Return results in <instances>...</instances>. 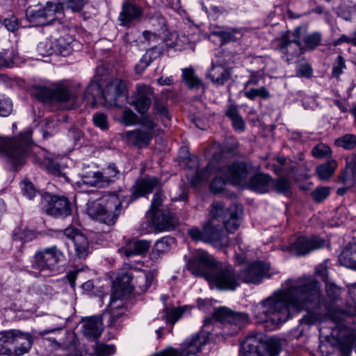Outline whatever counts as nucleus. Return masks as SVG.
<instances>
[{
	"label": "nucleus",
	"instance_id": "obj_57",
	"mask_svg": "<svg viewBox=\"0 0 356 356\" xmlns=\"http://www.w3.org/2000/svg\"><path fill=\"white\" fill-rule=\"evenodd\" d=\"M312 152L314 157L321 159L330 154L332 153V149L325 144H319L313 148Z\"/></svg>",
	"mask_w": 356,
	"mask_h": 356
},
{
	"label": "nucleus",
	"instance_id": "obj_54",
	"mask_svg": "<svg viewBox=\"0 0 356 356\" xmlns=\"http://www.w3.org/2000/svg\"><path fill=\"white\" fill-rule=\"evenodd\" d=\"M138 116L131 109H126L123 111L121 118V122L126 126H131L136 124Z\"/></svg>",
	"mask_w": 356,
	"mask_h": 356
},
{
	"label": "nucleus",
	"instance_id": "obj_45",
	"mask_svg": "<svg viewBox=\"0 0 356 356\" xmlns=\"http://www.w3.org/2000/svg\"><path fill=\"white\" fill-rule=\"evenodd\" d=\"M17 330H10L2 333L0 337V345L10 351H13V347L15 342Z\"/></svg>",
	"mask_w": 356,
	"mask_h": 356
},
{
	"label": "nucleus",
	"instance_id": "obj_26",
	"mask_svg": "<svg viewBox=\"0 0 356 356\" xmlns=\"http://www.w3.org/2000/svg\"><path fill=\"white\" fill-rule=\"evenodd\" d=\"M122 138L129 144H131L138 148H143L149 145L152 138V133L145 131L141 129H136L123 133Z\"/></svg>",
	"mask_w": 356,
	"mask_h": 356
},
{
	"label": "nucleus",
	"instance_id": "obj_55",
	"mask_svg": "<svg viewBox=\"0 0 356 356\" xmlns=\"http://www.w3.org/2000/svg\"><path fill=\"white\" fill-rule=\"evenodd\" d=\"M119 174V170L114 164H109L106 169L102 172V175L105 177L108 181V186L114 181V178Z\"/></svg>",
	"mask_w": 356,
	"mask_h": 356
},
{
	"label": "nucleus",
	"instance_id": "obj_3",
	"mask_svg": "<svg viewBox=\"0 0 356 356\" xmlns=\"http://www.w3.org/2000/svg\"><path fill=\"white\" fill-rule=\"evenodd\" d=\"M127 97V89L125 82L122 79H115L106 85L105 90H102L97 82H90L86 88L84 100L91 106H95L100 100L104 101L107 105H117L120 98L126 99Z\"/></svg>",
	"mask_w": 356,
	"mask_h": 356
},
{
	"label": "nucleus",
	"instance_id": "obj_10",
	"mask_svg": "<svg viewBox=\"0 0 356 356\" xmlns=\"http://www.w3.org/2000/svg\"><path fill=\"white\" fill-rule=\"evenodd\" d=\"M31 92L36 99L43 102L53 100L66 102L75 98L72 88L63 83H57L53 88L35 86L33 87Z\"/></svg>",
	"mask_w": 356,
	"mask_h": 356
},
{
	"label": "nucleus",
	"instance_id": "obj_39",
	"mask_svg": "<svg viewBox=\"0 0 356 356\" xmlns=\"http://www.w3.org/2000/svg\"><path fill=\"white\" fill-rule=\"evenodd\" d=\"M60 7H62V4L59 5L49 2L47 3V6L43 8L47 24L60 18L62 15Z\"/></svg>",
	"mask_w": 356,
	"mask_h": 356
},
{
	"label": "nucleus",
	"instance_id": "obj_14",
	"mask_svg": "<svg viewBox=\"0 0 356 356\" xmlns=\"http://www.w3.org/2000/svg\"><path fill=\"white\" fill-rule=\"evenodd\" d=\"M63 257V253L56 245L39 250L34 254L32 268L39 271L51 270Z\"/></svg>",
	"mask_w": 356,
	"mask_h": 356
},
{
	"label": "nucleus",
	"instance_id": "obj_5",
	"mask_svg": "<svg viewBox=\"0 0 356 356\" xmlns=\"http://www.w3.org/2000/svg\"><path fill=\"white\" fill-rule=\"evenodd\" d=\"M33 130L27 128L17 137L13 138L0 136V152L5 153L15 167L22 165L33 145Z\"/></svg>",
	"mask_w": 356,
	"mask_h": 356
},
{
	"label": "nucleus",
	"instance_id": "obj_12",
	"mask_svg": "<svg viewBox=\"0 0 356 356\" xmlns=\"http://www.w3.org/2000/svg\"><path fill=\"white\" fill-rule=\"evenodd\" d=\"M213 318L224 325V329L232 327L231 335L235 334L249 323V316L244 312H236L227 307L216 309L213 313Z\"/></svg>",
	"mask_w": 356,
	"mask_h": 356
},
{
	"label": "nucleus",
	"instance_id": "obj_27",
	"mask_svg": "<svg viewBox=\"0 0 356 356\" xmlns=\"http://www.w3.org/2000/svg\"><path fill=\"white\" fill-rule=\"evenodd\" d=\"M334 328L322 325L319 328V350L322 356H332L334 352Z\"/></svg>",
	"mask_w": 356,
	"mask_h": 356
},
{
	"label": "nucleus",
	"instance_id": "obj_52",
	"mask_svg": "<svg viewBox=\"0 0 356 356\" xmlns=\"http://www.w3.org/2000/svg\"><path fill=\"white\" fill-rule=\"evenodd\" d=\"M244 95L250 100H254L258 97L262 99H268L270 97L269 92L264 86L259 88H252L246 90L244 92Z\"/></svg>",
	"mask_w": 356,
	"mask_h": 356
},
{
	"label": "nucleus",
	"instance_id": "obj_56",
	"mask_svg": "<svg viewBox=\"0 0 356 356\" xmlns=\"http://www.w3.org/2000/svg\"><path fill=\"white\" fill-rule=\"evenodd\" d=\"M154 276L152 273H147L138 278L137 282L141 291H146L152 285Z\"/></svg>",
	"mask_w": 356,
	"mask_h": 356
},
{
	"label": "nucleus",
	"instance_id": "obj_16",
	"mask_svg": "<svg viewBox=\"0 0 356 356\" xmlns=\"http://www.w3.org/2000/svg\"><path fill=\"white\" fill-rule=\"evenodd\" d=\"M132 275L129 273H123L119 277L118 285L114 287L111 296L109 308L111 311L122 307V299L131 293L133 288L131 284Z\"/></svg>",
	"mask_w": 356,
	"mask_h": 356
},
{
	"label": "nucleus",
	"instance_id": "obj_37",
	"mask_svg": "<svg viewBox=\"0 0 356 356\" xmlns=\"http://www.w3.org/2000/svg\"><path fill=\"white\" fill-rule=\"evenodd\" d=\"M81 181L84 184L98 188H104L108 186V181L105 177L102 175V172H90L82 175Z\"/></svg>",
	"mask_w": 356,
	"mask_h": 356
},
{
	"label": "nucleus",
	"instance_id": "obj_31",
	"mask_svg": "<svg viewBox=\"0 0 356 356\" xmlns=\"http://www.w3.org/2000/svg\"><path fill=\"white\" fill-rule=\"evenodd\" d=\"M102 330V322L100 318L88 317L82 321V332L87 337L96 339L100 336Z\"/></svg>",
	"mask_w": 356,
	"mask_h": 356
},
{
	"label": "nucleus",
	"instance_id": "obj_33",
	"mask_svg": "<svg viewBox=\"0 0 356 356\" xmlns=\"http://www.w3.org/2000/svg\"><path fill=\"white\" fill-rule=\"evenodd\" d=\"M151 246V242L145 240H138L134 243L133 246H124L119 249L121 254L127 257L146 253Z\"/></svg>",
	"mask_w": 356,
	"mask_h": 356
},
{
	"label": "nucleus",
	"instance_id": "obj_47",
	"mask_svg": "<svg viewBox=\"0 0 356 356\" xmlns=\"http://www.w3.org/2000/svg\"><path fill=\"white\" fill-rule=\"evenodd\" d=\"M335 145L346 149H352L356 145V136L353 134H345L335 140Z\"/></svg>",
	"mask_w": 356,
	"mask_h": 356
},
{
	"label": "nucleus",
	"instance_id": "obj_15",
	"mask_svg": "<svg viewBox=\"0 0 356 356\" xmlns=\"http://www.w3.org/2000/svg\"><path fill=\"white\" fill-rule=\"evenodd\" d=\"M303 29L301 26L296 27L292 39H290L288 35H284L281 38L278 49L281 53L287 56L286 61L288 63L304 54L303 45L300 42Z\"/></svg>",
	"mask_w": 356,
	"mask_h": 356
},
{
	"label": "nucleus",
	"instance_id": "obj_28",
	"mask_svg": "<svg viewBox=\"0 0 356 356\" xmlns=\"http://www.w3.org/2000/svg\"><path fill=\"white\" fill-rule=\"evenodd\" d=\"M159 184V180L155 177H145L138 180L132 186L131 196L134 199H137L151 193Z\"/></svg>",
	"mask_w": 356,
	"mask_h": 356
},
{
	"label": "nucleus",
	"instance_id": "obj_64",
	"mask_svg": "<svg viewBox=\"0 0 356 356\" xmlns=\"http://www.w3.org/2000/svg\"><path fill=\"white\" fill-rule=\"evenodd\" d=\"M154 108L157 114H159L162 118L163 123L165 126H168V123L170 120L168 115L167 108L165 105L156 102L154 104Z\"/></svg>",
	"mask_w": 356,
	"mask_h": 356
},
{
	"label": "nucleus",
	"instance_id": "obj_2",
	"mask_svg": "<svg viewBox=\"0 0 356 356\" xmlns=\"http://www.w3.org/2000/svg\"><path fill=\"white\" fill-rule=\"evenodd\" d=\"M348 287L353 302L347 304L344 309L335 305V349L341 356H349L356 346V329L350 321L356 316V282Z\"/></svg>",
	"mask_w": 356,
	"mask_h": 356
},
{
	"label": "nucleus",
	"instance_id": "obj_58",
	"mask_svg": "<svg viewBox=\"0 0 356 356\" xmlns=\"http://www.w3.org/2000/svg\"><path fill=\"white\" fill-rule=\"evenodd\" d=\"M330 188L327 187L317 188L312 192V197L314 201L321 202L330 195Z\"/></svg>",
	"mask_w": 356,
	"mask_h": 356
},
{
	"label": "nucleus",
	"instance_id": "obj_7",
	"mask_svg": "<svg viewBox=\"0 0 356 356\" xmlns=\"http://www.w3.org/2000/svg\"><path fill=\"white\" fill-rule=\"evenodd\" d=\"M252 169V165L241 161L233 162L223 169L219 166L216 167L213 162L211 161L206 168L196 171L193 181L208 180L210 177V171H221L231 183L239 184L251 173Z\"/></svg>",
	"mask_w": 356,
	"mask_h": 356
},
{
	"label": "nucleus",
	"instance_id": "obj_22",
	"mask_svg": "<svg viewBox=\"0 0 356 356\" xmlns=\"http://www.w3.org/2000/svg\"><path fill=\"white\" fill-rule=\"evenodd\" d=\"M225 65L221 60H213L206 77L210 79L215 85L223 86L232 77L231 70L225 67Z\"/></svg>",
	"mask_w": 356,
	"mask_h": 356
},
{
	"label": "nucleus",
	"instance_id": "obj_32",
	"mask_svg": "<svg viewBox=\"0 0 356 356\" xmlns=\"http://www.w3.org/2000/svg\"><path fill=\"white\" fill-rule=\"evenodd\" d=\"M272 182L273 179L269 175L257 173L250 178L248 187L253 191L264 193L270 191Z\"/></svg>",
	"mask_w": 356,
	"mask_h": 356
},
{
	"label": "nucleus",
	"instance_id": "obj_9",
	"mask_svg": "<svg viewBox=\"0 0 356 356\" xmlns=\"http://www.w3.org/2000/svg\"><path fill=\"white\" fill-rule=\"evenodd\" d=\"M243 209L241 205L232 204L225 209L221 202L212 204L210 215L216 220L222 222L227 232L234 233L241 224Z\"/></svg>",
	"mask_w": 356,
	"mask_h": 356
},
{
	"label": "nucleus",
	"instance_id": "obj_23",
	"mask_svg": "<svg viewBox=\"0 0 356 356\" xmlns=\"http://www.w3.org/2000/svg\"><path fill=\"white\" fill-rule=\"evenodd\" d=\"M152 95L153 90L150 86L138 85L136 87V99L132 102L131 104L139 113L144 114L148 111L151 105Z\"/></svg>",
	"mask_w": 356,
	"mask_h": 356
},
{
	"label": "nucleus",
	"instance_id": "obj_49",
	"mask_svg": "<svg viewBox=\"0 0 356 356\" xmlns=\"http://www.w3.org/2000/svg\"><path fill=\"white\" fill-rule=\"evenodd\" d=\"M183 312L182 308H165L164 315L166 322L173 325L180 318Z\"/></svg>",
	"mask_w": 356,
	"mask_h": 356
},
{
	"label": "nucleus",
	"instance_id": "obj_41",
	"mask_svg": "<svg viewBox=\"0 0 356 356\" xmlns=\"http://www.w3.org/2000/svg\"><path fill=\"white\" fill-rule=\"evenodd\" d=\"M236 32L231 29H218L216 31H212L211 33V36H217L220 39V44H225L231 41H234L236 38L235 36Z\"/></svg>",
	"mask_w": 356,
	"mask_h": 356
},
{
	"label": "nucleus",
	"instance_id": "obj_1",
	"mask_svg": "<svg viewBox=\"0 0 356 356\" xmlns=\"http://www.w3.org/2000/svg\"><path fill=\"white\" fill-rule=\"evenodd\" d=\"M320 282L311 276L289 279L273 295L254 307L253 313L259 323L277 325L286 321L291 312L308 310L321 306Z\"/></svg>",
	"mask_w": 356,
	"mask_h": 356
},
{
	"label": "nucleus",
	"instance_id": "obj_43",
	"mask_svg": "<svg viewBox=\"0 0 356 356\" xmlns=\"http://www.w3.org/2000/svg\"><path fill=\"white\" fill-rule=\"evenodd\" d=\"M304 52L307 50H313L318 46L321 41V37L318 33H313L303 36Z\"/></svg>",
	"mask_w": 356,
	"mask_h": 356
},
{
	"label": "nucleus",
	"instance_id": "obj_35",
	"mask_svg": "<svg viewBox=\"0 0 356 356\" xmlns=\"http://www.w3.org/2000/svg\"><path fill=\"white\" fill-rule=\"evenodd\" d=\"M31 335L17 330L15 342L13 347L14 353L18 356L24 355L31 348Z\"/></svg>",
	"mask_w": 356,
	"mask_h": 356
},
{
	"label": "nucleus",
	"instance_id": "obj_8",
	"mask_svg": "<svg viewBox=\"0 0 356 356\" xmlns=\"http://www.w3.org/2000/svg\"><path fill=\"white\" fill-rule=\"evenodd\" d=\"M207 282L211 289L222 291H234L241 285L239 273L231 266H223L219 261Z\"/></svg>",
	"mask_w": 356,
	"mask_h": 356
},
{
	"label": "nucleus",
	"instance_id": "obj_48",
	"mask_svg": "<svg viewBox=\"0 0 356 356\" xmlns=\"http://www.w3.org/2000/svg\"><path fill=\"white\" fill-rule=\"evenodd\" d=\"M175 239L172 237L165 236L158 240L154 247V251L159 254L168 252L171 245L174 243Z\"/></svg>",
	"mask_w": 356,
	"mask_h": 356
},
{
	"label": "nucleus",
	"instance_id": "obj_50",
	"mask_svg": "<svg viewBox=\"0 0 356 356\" xmlns=\"http://www.w3.org/2000/svg\"><path fill=\"white\" fill-rule=\"evenodd\" d=\"M272 185H273L278 193H282L286 196H289L291 194V183L287 179L279 178L275 181L273 184L272 183Z\"/></svg>",
	"mask_w": 356,
	"mask_h": 356
},
{
	"label": "nucleus",
	"instance_id": "obj_40",
	"mask_svg": "<svg viewBox=\"0 0 356 356\" xmlns=\"http://www.w3.org/2000/svg\"><path fill=\"white\" fill-rule=\"evenodd\" d=\"M28 20L35 25H46L47 21L44 17V10L42 9H29L26 13Z\"/></svg>",
	"mask_w": 356,
	"mask_h": 356
},
{
	"label": "nucleus",
	"instance_id": "obj_46",
	"mask_svg": "<svg viewBox=\"0 0 356 356\" xmlns=\"http://www.w3.org/2000/svg\"><path fill=\"white\" fill-rule=\"evenodd\" d=\"M16 54L13 49H4L0 52V68L11 67Z\"/></svg>",
	"mask_w": 356,
	"mask_h": 356
},
{
	"label": "nucleus",
	"instance_id": "obj_25",
	"mask_svg": "<svg viewBox=\"0 0 356 356\" xmlns=\"http://www.w3.org/2000/svg\"><path fill=\"white\" fill-rule=\"evenodd\" d=\"M153 222L160 231L174 229L178 224V218L171 211H158L152 215Z\"/></svg>",
	"mask_w": 356,
	"mask_h": 356
},
{
	"label": "nucleus",
	"instance_id": "obj_44",
	"mask_svg": "<svg viewBox=\"0 0 356 356\" xmlns=\"http://www.w3.org/2000/svg\"><path fill=\"white\" fill-rule=\"evenodd\" d=\"M316 172L321 180H327L334 173L333 162L328 161L317 166Z\"/></svg>",
	"mask_w": 356,
	"mask_h": 356
},
{
	"label": "nucleus",
	"instance_id": "obj_19",
	"mask_svg": "<svg viewBox=\"0 0 356 356\" xmlns=\"http://www.w3.org/2000/svg\"><path fill=\"white\" fill-rule=\"evenodd\" d=\"M209 339V332L202 330L199 333L192 336L181 346L178 352V356H191L200 353Z\"/></svg>",
	"mask_w": 356,
	"mask_h": 356
},
{
	"label": "nucleus",
	"instance_id": "obj_36",
	"mask_svg": "<svg viewBox=\"0 0 356 356\" xmlns=\"http://www.w3.org/2000/svg\"><path fill=\"white\" fill-rule=\"evenodd\" d=\"M182 79L190 89L204 90V85L201 79L196 74L193 69L185 68L182 70Z\"/></svg>",
	"mask_w": 356,
	"mask_h": 356
},
{
	"label": "nucleus",
	"instance_id": "obj_30",
	"mask_svg": "<svg viewBox=\"0 0 356 356\" xmlns=\"http://www.w3.org/2000/svg\"><path fill=\"white\" fill-rule=\"evenodd\" d=\"M143 15L141 8L136 6L130 1L124 2L119 15L120 25L127 26L132 21L140 19Z\"/></svg>",
	"mask_w": 356,
	"mask_h": 356
},
{
	"label": "nucleus",
	"instance_id": "obj_62",
	"mask_svg": "<svg viewBox=\"0 0 356 356\" xmlns=\"http://www.w3.org/2000/svg\"><path fill=\"white\" fill-rule=\"evenodd\" d=\"M356 171V154H352L346 158V167L342 173L352 174L355 178Z\"/></svg>",
	"mask_w": 356,
	"mask_h": 356
},
{
	"label": "nucleus",
	"instance_id": "obj_24",
	"mask_svg": "<svg viewBox=\"0 0 356 356\" xmlns=\"http://www.w3.org/2000/svg\"><path fill=\"white\" fill-rule=\"evenodd\" d=\"M327 262L328 260H325L318 266H317L316 268V273L325 282L327 295L330 298V305H325V308L327 310L326 318H329L332 321H334V312L332 309V301L334 300V284L332 282H328Z\"/></svg>",
	"mask_w": 356,
	"mask_h": 356
},
{
	"label": "nucleus",
	"instance_id": "obj_59",
	"mask_svg": "<svg viewBox=\"0 0 356 356\" xmlns=\"http://www.w3.org/2000/svg\"><path fill=\"white\" fill-rule=\"evenodd\" d=\"M163 195L161 191H157L154 194L149 209V212L152 215H154V213L158 211H163V209H159V207L163 202Z\"/></svg>",
	"mask_w": 356,
	"mask_h": 356
},
{
	"label": "nucleus",
	"instance_id": "obj_60",
	"mask_svg": "<svg viewBox=\"0 0 356 356\" xmlns=\"http://www.w3.org/2000/svg\"><path fill=\"white\" fill-rule=\"evenodd\" d=\"M21 188L23 194L29 199H32L38 193L33 184L29 181L24 180L21 184Z\"/></svg>",
	"mask_w": 356,
	"mask_h": 356
},
{
	"label": "nucleus",
	"instance_id": "obj_18",
	"mask_svg": "<svg viewBox=\"0 0 356 356\" xmlns=\"http://www.w3.org/2000/svg\"><path fill=\"white\" fill-rule=\"evenodd\" d=\"M44 198L48 203L45 207L47 214L56 218H64L71 213L70 202L67 197L47 195Z\"/></svg>",
	"mask_w": 356,
	"mask_h": 356
},
{
	"label": "nucleus",
	"instance_id": "obj_29",
	"mask_svg": "<svg viewBox=\"0 0 356 356\" xmlns=\"http://www.w3.org/2000/svg\"><path fill=\"white\" fill-rule=\"evenodd\" d=\"M338 260L341 266L356 270V241L353 240L343 247Z\"/></svg>",
	"mask_w": 356,
	"mask_h": 356
},
{
	"label": "nucleus",
	"instance_id": "obj_42",
	"mask_svg": "<svg viewBox=\"0 0 356 356\" xmlns=\"http://www.w3.org/2000/svg\"><path fill=\"white\" fill-rule=\"evenodd\" d=\"M338 182L344 185V186L339 188L337 191L338 195H343L348 189L355 184V179L353 177L352 174L342 173L339 177Z\"/></svg>",
	"mask_w": 356,
	"mask_h": 356
},
{
	"label": "nucleus",
	"instance_id": "obj_17",
	"mask_svg": "<svg viewBox=\"0 0 356 356\" xmlns=\"http://www.w3.org/2000/svg\"><path fill=\"white\" fill-rule=\"evenodd\" d=\"M216 221V219L211 216V218L204 222V242L218 248L229 245L227 234L218 226Z\"/></svg>",
	"mask_w": 356,
	"mask_h": 356
},
{
	"label": "nucleus",
	"instance_id": "obj_4",
	"mask_svg": "<svg viewBox=\"0 0 356 356\" xmlns=\"http://www.w3.org/2000/svg\"><path fill=\"white\" fill-rule=\"evenodd\" d=\"M122 203L115 194H105L95 201L88 203L87 212L92 218L108 225L115 224Z\"/></svg>",
	"mask_w": 356,
	"mask_h": 356
},
{
	"label": "nucleus",
	"instance_id": "obj_61",
	"mask_svg": "<svg viewBox=\"0 0 356 356\" xmlns=\"http://www.w3.org/2000/svg\"><path fill=\"white\" fill-rule=\"evenodd\" d=\"M92 120L95 126L101 129L105 130L108 128L107 116L104 113H99L95 114Z\"/></svg>",
	"mask_w": 356,
	"mask_h": 356
},
{
	"label": "nucleus",
	"instance_id": "obj_51",
	"mask_svg": "<svg viewBox=\"0 0 356 356\" xmlns=\"http://www.w3.org/2000/svg\"><path fill=\"white\" fill-rule=\"evenodd\" d=\"M37 50L42 56H50L55 53V43L53 44L51 40L45 39L38 44Z\"/></svg>",
	"mask_w": 356,
	"mask_h": 356
},
{
	"label": "nucleus",
	"instance_id": "obj_38",
	"mask_svg": "<svg viewBox=\"0 0 356 356\" xmlns=\"http://www.w3.org/2000/svg\"><path fill=\"white\" fill-rule=\"evenodd\" d=\"M35 237V234L33 232L21 227L16 228L13 234V239L15 243H22V245L19 246L20 251L22 250V245L25 243L31 241Z\"/></svg>",
	"mask_w": 356,
	"mask_h": 356
},
{
	"label": "nucleus",
	"instance_id": "obj_6",
	"mask_svg": "<svg viewBox=\"0 0 356 356\" xmlns=\"http://www.w3.org/2000/svg\"><path fill=\"white\" fill-rule=\"evenodd\" d=\"M281 350L277 339L264 340L261 333L248 335L241 345L239 356H277Z\"/></svg>",
	"mask_w": 356,
	"mask_h": 356
},
{
	"label": "nucleus",
	"instance_id": "obj_53",
	"mask_svg": "<svg viewBox=\"0 0 356 356\" xmlns=\"http://www.w3.org/2000/svg\"><path fill=\"white\" fill-rule=\"evenodd\" d=\"M62 8L72 10L73 13L81 11L88 0H62Z\"/></svg>",
	"mask_w": 356,
	"mask_h": 356
},
{
	"label": "nucleus",
	"instance_id": "obj_13",
	"mask_svg": "<svg viewBox=\"0 0 356 356\" xmlns=\"http://www.w3.org/2000/svg\"><path fill=\"white\" fill-rule=\"evenodd\" d=\"M327 241L318 236L306 237L301 236L295 239L288 246H284L283 250H288L297 256H305L312 251L322 248L327 245Z\"/></svg>",
	"mask_w": 356,
	"mask_h": 356
},
{
	"label": "nucleus",
	"instance_id": "obj_11",
	"mask_svg": "<svg viewBox=\"0 0 356 356\" xmlns=\"http://www.w3.org/2000/svg\"><path fill=\"white\" fill-rule=\"evenodd\" d=\"M218 263V261L207 252L199 250L188 259L187 267L192 275L204 277L208 281L209 275H211Z\"/></svg>",
	"mask_w": 356,
	"mask_h": 356
},
{
	"label": "nucleus",
	"instance_id": "obj_21",
	"mask_svg": "<svg viewBox=\"0 0 356 356\" xmlns=\"http://www.w3.org/2000/svg\"><path fill=\"white\" fill-rule=\"evenodd\" d=\"M63 232L66 237L73 241L76 256L79 259H85L90 253V245L88 238L77 229L72 227H69Z\"/></svg>",
	"mask_w": 356,
	"mask_h": 356
},
{
	"label": "nucleus",
	"instance_id": "obj_34",
	"mask_svg": "<svg viewBox=\"0 0 356 356\" xmlns=\"http://www.w3.org/2000/svg\"><path fill=\"white\" fill-rule=\"evenodd\" d=\"M74 39L68 34L60 36L54 42L55 54L63 56H69L74 50Z\"/></svg>",
	"mask_w": 356,
	"mask_h": 356
},
{
	"label": "nucleus",
	"instance_id": "obj_20",
	"mask_svg": "<svg viewBox=\"0 0 356 356\" xmlns=\"http://www.w3.org/2000/svg\"><path fill=\"white\" fill-rule=\"evenodd\" d=\"M268 270L269 266L268 264L261 261L253 262L245 269L238 272L241 283L259 284L266 276Z\"/></svg>",
	"mask_w": 356,
	"mask_h": 356
},
{
	"label": "nucleus",
	"instance_id": "obj_63",
	"mask_svg": "<svg viewBox=\"0 0 356 356\" xmlns=\"http://www.w3.org/2000/svg\"><path fill=\"white\" fill-rule=\"evenodd\" d=\"M115 352L114 345L99 344L96 347V353L98 356H108Z\"/></svg>",
	"mask_w": 356,
	"mask_h": 356
}]
</instances>
